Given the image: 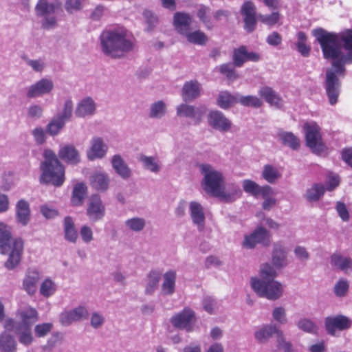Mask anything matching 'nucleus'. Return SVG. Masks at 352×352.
Instances as JSON below:
<instances>
[{"label": "nucleus", "mask_w": 352, "mask_h": 352, "mask_svg": "<svg viewBox=\"0 0 352 352\" xmlns=\"http://www.w3.org/2000/svg\"><path fill=\"white\" fill-rule=\"evenodd\" d=\"M312 35L320 44L324 58L332 60L331 66L337 67L339 72L346 64L352 63V30L336 33L318 28L312 30Z\"/></svg>", "instance_id": "obj_1"}, {"label": "nucleus", "mask_w": 352, "mask_h": 352, "mask_svg": "<svg viewBox=\"0 0 352 352\" xmlns=\"http://www.w3.org/2000/svg\"><path fill=\"white\" fill-rule=\"evenodd\" d=\"M100 43L102 52L113 58H123L135 47V38L122 28L103 31Z\"/></svg>", "instance_id": "obj_2"}, {"label": "nucleus", "mask_w": 352, "mask_h": 352, "mask_svg": "<svg viewBox=\"0 0 352 352\" xmlns=\"http://www.w3.org/2000/svg\"><path fill=\"white\" fill-rule=\"evenodd\" d=\"M276 272L269 263L263 264L260 268V278L252 277L250 280L251 287L260 297L270 300L279 299L283 292V286L274 278Z\"/></svg>", "instance_id": "obj_3"}, {"label": "nucleus", "mask_w": 352, "mask_h": 352, "mask_svg": "<svg viewBox=\"0 0 352 352\" xmlns=\"http://www.w3.org/2000/svg\"><path fill=\"white\" fill-rule=\"evenodd\" d=\"M10 228L0 222V250L3 254H8L4 266L9 270H14L21 262L23 252L24 242L21 238L11 242Z\"/></svg>", "instance_id": "obj_4"}, {"label": "nucleus", "mask_w": 352, "mask_h": 352, "mask_svg": "<svg viewBox=\"0 0 352 352\" xmlns=\"http://www.w3.org/2000/svg\"><path fill=\"white\" fill-rule=\"evenodd\" d=\"M44 160L41 163L42 172L40 182L51 184L54 186H61L65 182V167L51 149H45L43 153Z\"/></svg>", "instance_id": "obj_5"}, {"label": "nucleus", "mask_w": 352, "mask_h": 352, "mask_svg": "<svg viewBox=\"0 0 352 352\" xmlns=\"http://www.w3.org/2000/svg\"><path fill=\"white\" fill-rule=\"evenodd\" d=\"M201 173L204 175L202 187L212 196L219 197L223 188L224 179L221 172L216 170L208 164L199 165Z\"/></svg>", "instance_id": "obj_6"}, {"label": "nucleus", "mask_w": 352, "mask_h": 352, "mask_svg": "<svg viewBox=\"0 0 352 352\" xmlns=\"http://www.w3.org/2000/svg\"><path fill=\"white\" fill-rule=\"evenodd\" d=\"M56 6L48 0H38L35 6V14L41 18V25L43 30H52L57 26V17L55 14Z\"/></svg>", "instance_id": "obj_7"}, {"label": "nucleus", "mask_w": 352, "mask_h": 352, "mask_svg": "<svg viewBox=\"0 0 352 352\" xmlns=\"http://www.w3.org/2000/svg\"><path fill=\"white\" fill-rule=\"evenodd\" d=\"M345 67L342 72L338 71V68L332 66V68L328 69L326 72V80L324 87L329 98V102L331 105L336 104L340 94L341 82L338 78L339 75H344Z\"/></svg>", "instance_id": "obj_8"}, {"label": "nucleus", "mask_w": 352, "mask_h": 352, "mask_svg": "<svg viewBox=\"0 0 352 352\" xmlns=\"http://www.w3.org/2000/svg\"><path fill=\"white\" fill-rule=\"evenodd\" d=\"M304 131L306 144L312 152L317 154L323 152L325 146L322 140L319 126L314 122H307L304 124Z\"/></svg>", "instance_id": "obj_9"}, {"label": "nucleus", "mask_w": 352, "mask_h": 352, "mask_svg": "<svg viewBox=\"0 0 352 352\" xmlns=\"http://www.w3.org/2000/svg\"><path fill=\"white\" fill-rule=\"evenodd\" d=\"M170 321L174 327L190 332L193 331L196 322L195 312L190 308L186 307L172 316Z\"/></svg>", "instance_id": "obj_10"}, {"label": "nucleus", "mask_w": 352, "mask_h": 352, "mask_svg": "<svg viewBox=\"0 0 352 352\" xmlns=\"http://www.w3.org/2000/svg\"><path fill=\"white\" fill-rule=\"evenodd\" d=\"M271 234L269 230L262 226L258 227L250 234L245 235L243 245L246 248H254L256 244L268 246L270 244Z\"/></svg>", "instance_id": "obj_11"}, {"label": "nucleus", "mask_w": 352, "mask_h": 352, "mask_svg": "<svg viewBox=\"0 0 352 352\" xmlns=\"http://www.w3.org/2000/svg\"><path fill=\"white\" fill-rule=\"evenodd\" d=\"M54 82L47 78H43L26 88L28 98H36L50 94L54 89Z\"/></svg>", "instance_id": "obj_12"}, {"label": "nucleus", "mask_w": 352, "mask_h": 352, "mask_svg": "<svg viewBox=\"0 0 352 352\" xmlns=\"http://www.w3.org/2000/svg\"><path fill=\"white\" fill-rule=\"evenodd\" d=\"M352 325L349 318L344 315L328 316L324 320V327L328 334L335 336L336 331H344Z\"/></svg>", "instance_id": "obj_13"}, {"label": "nucleus", "mask_w": 352, "mask_h": 352, "mask_svg": "<svg viewBox=\"0 0 352 352\" xmlns=\"http://www.w3.org/2000/svg\"><path fill=\"white\" fill-rule=\"evenodd\" d=\"M105 206L98 195H93L89 201L86 214L92 223L103 219L105 215Z\"/></svg>", "instance_id": "obj_14"}, {"label": "nucleus", "mask_w": 352, "mask_h": 352, "mask_svg": "<svg viewBox=\"0 0 352 352\" xmlns=\"http://www.w3.org/2000/svg\"><path fill=\"white\" fill-rule=\"evenodd\" d=\"M241 14L243 16L244 29L249 33L255 30L257 23L256 8L251 1H245L241 7Z\"/></svg>", "instance_id": "obj_15"}, {"label": "nucleus", "mask_w": 352, "mask_h": 352, "mask_svg": "<svg viewBox=\"0 0 352 352\" xmlns=\"http://www.w3.org/2000/svg\"><path fill=\"white\" fill-rule=\"evenodd\" d=\"M208 124L220 132H227L232 127V122L219 111H212L208 115Z\"/></svg>", "instance_id": "obj_16"}, {"label": "nucleus", "mask_w": 352, "mask_h": 352, "mask_svg": "<svg viewBox=\"0 0 352 352\" xmlns=\"http://www.w3.org/2000/svg\"><path fill=\"white\" fill-rule=\"evenodd\" d=\"M88 311L85 307L78 306L69 311H65L60 315V322L63 326H69L74 322L86 319Z\"/></svg>", "instance_id": "obj_17"}, {"label": "nucleus", "mask_w": 352, "mask_h": 352, "mask_svg": "<svg viewBox=\"0 0 352 352\" xmlns=\"http://www.w3.org/2000/svg\"><path fill=\"white\" fill-rule=\"evenodd\" d=\"M274 334L277 336L278 345L285 340L283 333L274 325H265L254 333L256 340L260 343L266 342Z\"/></svg>", "instance_id": "obj_18"}, {"label": "nucleus", "mask_w": 352, "mask_h": 352, "mask_svg": "<svg viewBox=\"0 0 352 352\" xmlns=\"http://www.w3.org/2000/svg\"><path fill=\"white\" fill-rule=\"evenodd\" d=\"M41 280L40 272L35 269H28L22 283V288L28 294L33 296Z\"/></svg>", "instance_id": "obj_19"}, {"label": "nucleus", "mask_w": 352, "mask_h": 352, "mask_svg": "<svg viewBox=\"0 0 352 352\" xmlns=\"http://www.w3.org/2000/svg\"><path fill=\"white\" fill-rule=\"evenodd\" d=\"M108 146L99 137H94L91 140V146L87 151V155L89 160L102 159L107 154Z\"/></svg>", "instance_id": "obj_20"}, {"label": "nucleus", "mask_w": 352, "mask_h": 352, "mask_svg": "<svg viewBox=\"0 0 352 352\" xmlns=\"http://www.w3.org/2000/svg\"><path fill=\"white\" fill-rule=\"evenodd\" d=\"M96 103L89 96L82 98L77 104L75 109V115L78 118L91 117L96 113Z\"/></svg>", "instance_id": "obj_21"}, {"label": "nucleus", "mask_w": 352, "mask_h": 352, "mask_svg": "<svg viewBox=\"0 0 352 352\" xmlns=\"http://www.w3.org/2000/svg\"><path fill=\"white\" fill-rule=\"evenodd\" d=\"M205 112L206 108L204 107H195L192 105L182 104L177 107V115L178 116L192 118L197 122H200Z\"/></svg>", "instance_id": "obj_22"}, {"label": "nucleus", "mask_w": 352, "mask_h": 352, "mask_svg": "<svg viewBox=\"0 0 352 352\" xmlns=\"http://www.w3.org/2000/svg\"><path fill=\"white\" fill-rule=\"evenodd\" d=\"M111 164L116 173L122 179L128 180L132 176V170L120 155H114Z\"/></svg>", "instance_id": "obj_23"}, {"label": "nucleus", "mask_w": 352, "mask_h": 352, "mask_svg": "<svg viewBox=\"0 0 352 352\" xmlns=\"http://www.w3.org/2000/svg\"><path fill=\"white\" fill-rule=\"evenodd\" d=\"M190 214L194 225L198 230L203 231L205 228V214L203 206L197 201H191L189 204Z\"/></svg>", "instance_id": "obj_24"}, {"label": "nucleus", "mask_w": 352, "mask_h": 352, "mask_svg": "<svg viewBox=\"0 0 352 352\" xmlns=\"http://www.w3.org/2000/svg\"><path fill=\"white\" fill-rule=\"evenodd\" d=\"M192 21V19L188 13L177 12L174 14L173 25L175 30L181 35H184L190 30Z\"/></svg>", "instance_id": "obj_25"}, {"label": "nucleus", "mask_w": 352, "mask_h": 352, "mask_svg": "<svg viewBox=\"0 0 352 352\" xmlns=\"http://www.w3.org/2000/svg\"><path fill=\"white\" fill-rule=\"evenodd\" d=\"M58 157L66 163L77 164L80 161L78 151L72 144H65L60 147Z\"/></svg>", "instance_id": "obj_26"}, {"label": "nucleus", "mask_w": 352, "mask_h": 352, "mask_svg": "<svg viewBox=\"0 0 352 352\" xmlns=\"http://www.w3.org/2000/svg\"><path fill=\"white\" fill-rule=\"evenodd\" d=\"M201 85L196 80L187 81L182 89V96L185 102H190L200 96Z\"/></svg>", "instance_id": "obj_27"}, {"label": "nucleus", "mask_w": 352, "mask_h": 352, "mask_svg": "<svg viewBox=\"0 0 352 352\" xmlns=\"http://www.w3.org/2000/svg\"><path fill=\"white\" fill-rule=\"evenodd\" d=\"M258 94L271 106L277 109H280L283 107V98L272 87L267 86L263 87L259 90Z\"/></svg>", "instance_id": "obj_28"}, {"label": "nucleus", "mask_w": 352, "mask_h": 352, "mask_svg": "<svg viewBox=\"0 0 352 352\" xmlns=\"http://www.w3.org/2000/svg\"><path fill=\"white\" fill-rule=\"evenodd\" d=\"M17 316L20 319V322L17 324V327L32 328L33 324L38 320L37 311L30 307L19 311Z\"/></svg>", "instance_id": "obj_29"}, {"label": "nucleus", "mask_w": 352, "mask_h": 352, "mask_svg": "<svg viewBox=\"0 0 352 352\" xmlns=\"http://www.w3.org/2000/svg\"><path fill=\"white\" fill-rule=\"evenodd\" d=\"M16 221L23 226H26L30 220V208L29 204L24 199L19 200L16 205Z\"/></svg>", "instance_id": "obj_30"}, {"label": "nucleus", "mask_w": 352, "mask_h": 352, "mask_svg": "<svg viewBox=\"0 0 352 352\" xmlns=\"http://www.w3.org/2000/svg\"><path fill=\"white\" fill-rule=\"evenodd\" d=\"M287 250L281 242H276L273 245L272 263L277 268L286 266Z\"/></svg>", "instance_id": "obj_31"}, {"label": "nucleus", "mask_w": 352, "mask_h": 352, "mask_svg": "<svg viewBox=\"0 0 352 352\" xmlns=\"http://www.w3.org/2000/svg\"><path fill=\"white\" fill-rule=\"evenodd\" d=\"M177 275L173 270L167 271L163 275V283L161 287V293L163 296H171L175 291Z\"/></svg>", "instance_id": "obj_32"}, {"label": "nucleus", "mask_w": 352, "mask_h": 352, "mask_svg": "<svg viewBox=\"0 0 352 352\" xmlns=\"http://www.w3.org/2000/svg\"><path fill=\"white\" fill-rule=\"evenodd\" d=\"M91 184L95 189L105 191L108 189L110 179L105 173H96L91 177Z\"/></svg>", "instance_id": "obj_33"}, {"label": "nucleus", "mask_w": 352, "mask_h": 352, "mask_svg": "<svg viewBox=\"0 0 352 352\" xmlns=\"http://www.w3.org/2000/svg\"><path fill=\"white\" fill-rule=\"evenodd\" d=\"M0 351L1 352H16V351L15 338L7 331L0 334Z\"/></svg>", "instance_id": "obj_34"}, {"label": "nucleus", "mask_w": 352, "mask_h": 352, "mask_svg": "<svg viewBox=\"0 0 352 352\" xmlns=\"http://www.w3.org/2000/svg\"><path fill=\"white\" fill-rule=\"evenodd\" d=\"M162 274L157 270H151L146 276V285L144 293L146 295H151L157 288L161 279Z\"/></svg>", "instance_id": "obj_35"}, {"label": "nucleus", "mask_w": 352, "mask_h": 352, "mask_svg": "<svg viewBox=\"0 0 352 352\" xmlns=\"http://www.w3.org/2000/svg\"><path fill=\"white\" fill-rule=\"evenodd\" d=\"M277 136L283 145L293 150H297L300 146L299 139L292 132L279 131Z\"/></svg>", "instance_id": "obj_36"}, {"label": "nucleus", "mask_w": 352, "mask_h": 352, "mask_svg": "<svg viewBox=\"0 0 352 352\" xmlns=\"http://www.w3.org/2000/svg\"><path fill=\"white\" fill-rule=\"evenodd\" d=\"M242 194L240 187L238 185L232 184L228 186L227 189L223 188L219 198L225 201L230 202L239 198Z\"/></svg>", "instance_id": "obj_37"}, {"label": "nucleus", "mask_w": 352, "mask_h": 352, "mask_svg": "<svg viewBox=\"0 0 352 352\" xmlns=\"http://www.w3.org/2000/svg\"><path fill=\"white\" fill-rule=\"evenodd\" d=\"M65 239L71 242L75 243L78 239V233L76 230L72 218L67 216L64 219Z\"/></svg>", "instance_id": "obj_38"}, {"label": "nucleus", "mask_w": 352, "mask_h": 352, "mask_svg": "<svg viewBox=\"0 0 352 352\" xmlns=\"http://www.w3.org/2000/svg\"><path fill=\"white\" fill-rule=\"evenodd\" d=\"M239 102V97L227 91H221L217 98V104L222 109H228Z\"/></svg>", "instance_id": "obj_39"}, {"label": "nucleus", "mask_w": 352, "mask_h": 352, "mask_svg": "<svg viewBox=\"0 0 352 352\" xmlns=\"http://www.w3.org/2000/svg\"><path fill=\"white\" fill-rule=\"evenodd\" d=\"M138 160L142 163L144 169L155 173L160 172V166L155 157L141 154L138 156Z\"/></svg>", "instance_id": "obj_40"}, {"label": "nucleus", "mask_w": 352, "mask_h": 352, "mask_svg": "<svg viewBox=\"0 0 352 352\" xmlns=\"http://www.w3.org/2000/svg\"><path fill=\"white\" fill-rule=\"evenodd\" d=\"M15 333L18 337L19 342L25 346L30 345L34 340L32 328L16 326Z\"/></svg>", "instance_id": "obj_41"}, {"label": "nucleus", "mask_w": 352, "mask_h": 352, "mask_svg": "<svg viewBox=\"0 0 352 352\" xmlns=\"http://www.w3.org/2000/svg\"><path fill=\"white\" fill-rule=\"evenodd\" d=\"M166 113V104L162 100L152 103L149 108L148 116L152 119H161Z\"/></svg>", "instance_id": "obj_42"}, {"label": "nucleus", "mask_w": 352, "mask_h": 352, "mask_svg": "<svg viewBox=\"0 0 352 352\" xmlns=\"http://www.w3.org/2000/svg\"><path fill=\"white\" fill-rule=\"evenodd\" d=\"M210 8L204 4H201L199 6V8L197 10V16L200 20L201 22L204 23L205 27L208 30H212L214 27V25L212 22L210 16Z\"/></svg>", "instance_id": "obj_43"}, {"label": "nucleus", "mask_w": 352, "mask_h": 352, "mask_svg": "<svg viewBox=\"0 0 352 352\" xmlns=\"http://www.w3.org/2000/svg\"><path fill=\"white\" fill-rule=\"evenodd\" d=\"M184 36H186L189 43L199 45H206L208 40L206 34L200 30H195L194 32L188 30Z\"/></svg>", "instance_id": "obj_44"}, {"label": "nucleus", "mask_w": 352, "mask_h": 352, "mask_svg": "<svg viewBox=\"0 0 352 352\" xmlns=\"http://www.w3.org/2000/svg\"><path fill=\"white\" fill-rule=\"evenodd\" d=\"M262 177L270 184H274L280 178L281 174L277 168L270 164H266L263 167Z\"/></svg>", "instance_id": "obj_45"}, {"label": "nucleus", "mask_w": 352, "mask_h": 352, "mask_svg": "<svg viewBox=\"0 0 352 352\" xmlns=\"http://www.w3.org/2000/svg\"><path fill=\"white\" fill-rule=\"evenodd\" d=\"M87 193V186L82 184H77L72 191V202L74 206L82 204L85 196Z\"/></svg>", "instance_id": "obj_46"}, {"label": "nucleus", "mask_w": 352, "mask_h": 352, "mask_svg": "<svg viewBox=\"0 0 352 352\" xmlns=\"http://www.w3.org/2000/svg\"><path fill=\"white\" fill-rule=\"evenodd\" d=\"M73 109V101L71 98H67L65 100L60 111L58 112L55 116L64 121L65 122H67L72 117Z\"/></svg>", "instance_id": "obj_47"}, {"label": "nucleus", "mask_w": 352, "mask_h": 352, "mask_svg": "<svg viewBox=\"0 0 352 352\" xmlns=\"http://www.w3.org/2000/svg\"><path fill=\"white\" fill-rule=\"evenodd\" d=\"M325 189L322 184H315L310 188L307 189L305 197L309 201H316L324 193Z\"/></svg>", "instance_id": "obj_48"}, {"label": "nucleus", "mask_w": 352, "mask_h": 352, "mask_svg": "<svg viewBox=\"0 0 352 352\" xmlns=\"http://www.w3.org/2000/svg\"><path fill=\"white\" fill-rule=\"evenodd\" d=\"M126 227L131 231L139 232L146 226V220L141 217H133L125 221Z\"/></svg>", "instance_id": "obj_49"}, {"label": "nucleus", "mask_w": 352, "mask_h": 352, "mask_svg": "<svg viewBox=\"0 0 352 352\" xmlns=\"http://www.w3.org/2000/svg\"><path fill=\"white\" fill-rule=\"evenodd\" d=\"M66 122L54 116L46 126L47 132L52 136L56 135L65 126Z\"/></svg>", "instance_id": "obj_50"}, {"label": "nucleus", "mask_w": 352, "mask_h": 352, "mask_svg": "<svg viewBox=\"0 0 352 352\" xmlns=\"http://www.w3.org/2000/svg\"><path fill=\"white\" fill-rule=\"evenodd\" d=\"M298 328L306 333L315 334L318 331L317 325L310 319L302 318L296 322Z\"/></svg>", "instance_id": "obj_51"}, {"label": "nucleus", "mask_w": 352, "mask_h": 352, "mask_svg": "<svg viewBox=\"0 0 352 352\" xmlns=\"http://www.w3.org/2000/svg\"><path fill=\"white\" fill-rule=\"evenodd\" d=\"M56 290V284L49 278L45 279L41 285L40 294L48 298L53 295Z\"/></svg>", "instance_id": "obj_52"}, {"label": "nucleus", "mask_w": 352, "mask_h": 352, "mask_svg": "<svg viewBox=\"0 0 352 352\" xmlns=\"http://www.w3.org/2000/svg\"><path fill=\"white\" fill-rule=\"evenodd\" d=\"M331 263L341 270H346L350 268L352 265L351 258L342 257L340 255H333L331 256Z\"/></svg>", "instance_id": "obj_53"}, {"label": "nucleus", "mask_w": 352, "mask_h": 352, "mask_svg": "<svg viewBox=\"0 0 352 352\" xmlns=\"http://www.w3.org/2000/svg\"><path fill=\"white\" fill-rule=\"evenodd\" d=\"M246 60V47L245 46H241L234 50L233 62L236 67H241Z\"/></svg>", "instance_id": "obj_54"}, {"label": "nucleus", "mask_w": 352, "mask_h": 352, "mask_svg": "<svg viewBox=\"0 0 352 352\" xmlns=\"http://www.w3.org/2000/svg\"><path fill=\"white\" fill-rule=\"evenodd\" d=\"M349 283L345 279L339 280L334 286V294L338 297L344 296L349 290Z\"/></svg>", "instance_id": "obj_55"}, {"label": "nucleus", "mask_w": 352, "mask_h": 352, "mask_svg": "<svg viewBox=\"0 0 352 352\" xmlns=\"http://www.w3.org/2000/svg\"><path fill=\"white\" fill-rule=\"evenodd\" d=\"M53 324L51 322H45L36 324L34 327V333L38 338L46 336L52 329Z\"/></svg>", "instance_id": "obj_56"}, {"label": "nucleus", "mask_w": 352, "mask_h": 352, "mask_svg": "<svg viewBox=\"0 0 352 352\" xmlns=\"http://www.w3.org/2000/svg\"><path fill=\"white\" fill-rule=\"evenodd\" d=\"M259 185L250 179L243 181V188L245 192L250 193L255 197L258 196Z\"/></svg>", "instance_id": "obj_57"}, {"label": "nucleus", "mask_w": 352, "mask_h": 352, "mask_svg": "<svg viewBox=\"0 0 352 352\" xmlns=\"http://www.w3.org/2000/svg\"><path fill=\"white\" fill-rule=\"evenodd\" d=\"M239 102L244 106H252L254 107H259L262 104L260 99L253 96H241L239 98Z\"/></svg>", "instance_id": "obj_58"}, {"label": "nucleus", "mask_w": 352, "mask_h": 352, "mask_svg": "<svg viewBox=\"0 0 352 352\" xmlns=\"http://www.w3.org/2000/svg\"><path fill=\"white\" fill-rule=\"evenodd\" d=\"M203 307L206 312L214 314L217 307V302L213 297L206 296L203 299Z\"/></svg>", "instance_id": "obj_59"}, {"label": "nucleus", "mask_w": 352, "mask_h": 352, "mask_svg": "<svg viewBox=\"0 0 352 352\" xmlns=\"http://www.w3.org/2000/svg\"><path fill=\"white\" fill-rule=\"evenodd\" d=\"M258 18L261 22L266 25H273L278 23L279 20V13L276 12L267 15L259 14Z\"/></svg>", "instance_id": "obj_60"}, {"label": "nucleus", "mask_w": 352, "mask_h": 352, "mask_svg": "<svg viewBox=\"0 0 352 352\" xmlns=\"http://www.w3.org/2000/svg\"><path fill=\"white\" fill-rule=\"evenodd\" d=\"M43 113L42 107L38 104H32L28 109L27 115L29 118L36 120L42 117Z\"/></svg>", "instance_id": "obj_61"}, {"label": "nucleus", "mask_w": 352, "mask_h": 352, "mask_svg": "<svg viewBox=\"0 0 352 352\" xmlns=\"http://www.w3.org/2000/svg\"><path fill=\"white\" fill-rule=\"evenodd\" d=\"M24 60L26 64L36 72H41L45 68V63L41 59L32 60L24 58Z\"/></svg>", "instance_id": "obj_62"}, {"label": "nucleus", "mask_w": 352, "mask_h": 352, "mask_svg": "<svg viewBox=\"0 0 352 352\" xmlns=\"http://www.w3.org/2000/svg\"><path fill=\"white\" fill-rule=\"evenodd\" d=\"M40 212L43 217L48 219H54L58 214L57 210L46 204L40 207Z\"/></svg>", "instance_id": "obj_63"}, {"label": "nucleus", "mask_w": 352, "mask_h": 352, "mask_svg": "<svg viewBox=\"0 0 352 352\" xmlns=\"http://www.w3.org/2000/svg\"><path fill=\"white\" fill-rule=\"evenodd\" d=\"M104 317L98 312H94L90 318L91 325L94 329H99L104 324Z\"/></svg>", "instance_id": "obj_64"}]
</instances>
